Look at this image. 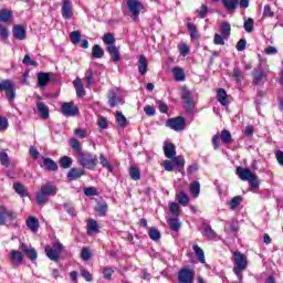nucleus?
Wrapping results in <instances>:
<instances>
[{"label": "nucleus", "instance_id": "obj_8", "mask_svg": "<svg viewBox=\"0 0 283 283\" xmlns=\"http://www.w3.org/2000/svg\"><path fill=\"white\" fill-rule=\"evenodd\" d=\"M233 255H234L233 269L247 271V266H249V260L247 259V255L242 254L240 251H235Z\"/></svg>", "mask_w": 283, "mask_h": 283}, {"label": "nucleus", "instance_id": "obj_13", "mask_svg": "<svg viewBox=\"0 0 283 283\" xmlns=\"http://www.w3.org/2000/svg\"><path fill=\"white\" fill-rule=\"evenodd\" d=\"M20 249L23 251V253H25L27 258H29V260H31L32 262H34V260L39 258L36 250H34V248L30 245H27L25 243H21Z\"/></svg>", "mask_w": 283, "mask_h": 283}, {"label": "nucleus", "instance_id": "obj_25", "mask_svg": "<svg viewBox=\"0 0 283 283\" xmlns=\"http://www.w3.org/2000/svg\"><path fill=\"white\" fill-rule=\"evenodd\" d=\"M25 29L21 25L13 27V36L19 41H23L25 39Z\"/></svg>", "mask_w": 283, "mask_h": 283}, {"label": "nucleus", "instance_id": "obj_49", "mask_svg": "<svg viewBox=\"0 0 283 283\" xmlns=\"http://www.w3.org/2000/svg\"><path fill=\"white\" fill-rule=\"evenodd\" d=\"M11 259L18 264H21L23 262V254L20 251L13 250L11 251Z\"/></svg>", "mask_w": 283, "mask_h": 283}, {"label": "nucleus", "instance_id": "obj_9", "mask_svg": "<svg viewBox=\"0 0 283 283\" xmlns=\"http://www.w3.org/2000/svg\"><path fill=\"white\" fill-rule=\"evenodd\" d=\"M196 276V272L189 268H184L178 273V281L180 283H191L193 282V277Z\"/></svg>", "mask_w": 283, "mask_h": 283}, {"label": "nucleus", "instance_id": "obj_38", "mask_svg": "<svg viewBox=\"0 0 283 283\" xmlns=\"http://www.w3.org/2000/svg\"><path fill=\"white\" fill-rule=\"evenodd\" d=\"M179 205H181L182 207H187V205H189V196H187V193L185 192H180L176 196Z\"/></svg>", "mask_w": 283, "mask_h": 283}, {"label": "nucleus", "instance_id": "obj_27", "mask_svg": "<svg viewBox=\"0 0 283 283\" xmlns=\"http://www.w3.org/2000/svg\"><path fill=\"white\" fill-rule=\"evenodd\" d=\"M220 32H221L223 39L227 41V39H229V36H231V24L229 22L221 23Z\"/></svg>", "mask_w": 283, "mask_h": 283}, {"label": "nucleus", "instance_id": "obj_10", "mask_svg": "<svg viewBox=\"0 0 283 283\" xmlns=\"http://www.w3.org/2000/svg\"><path fill=\"white\" fill-rule=\"evenodd\" d=\"M166 127L174 129V132H182L185 129V118L184 117L169 118L166 122Z\"/></svg>", "mask_w": 283, "mask_h": 283}, {"label": "nucleus", "instance_id": "obj_5", "mask_svg": "<svg viewBox=\"0 0 283 283\" xmlns=\"http://www.w3.org/2000/svg\"><path fill=\"white\" fill-rule=\"evenodd\" d=\"M17 212L9 210L6 206H0V224H17Z\"/></svg>", "mask_w": 283, "mask_h": 283}, {"label": "nucleus", "instance_id": "obj_17", "mask_svg": "<svg viewBox=\"0 0 283 283\" xmlns=\"http://www.w3.org/2000/svg\"><path fill=\"white\" fill-rule=\"evenodd\" d=\"M74 12L72 11V2L70 0H64L62 4V17L63 19L69 20Z\"/></svg>", "mask_w": 283, "mask_h": 283}, {"label": "nucleus", "instance_id": "obj_63", "mask_svg": "<svg viewBox=\"0 0 283 283\" xmlns=\"http://www.w3.org/2000/svg\"><path fill=\"white\" fill-rule=\"evenodd\" d=\"M161 165L166 171H174V161L165 160Z\"/></svg>", "mask_w": 283, "mask_h": 283}, {"label": "nucleus", "instance_id": "obj_7", "mask_svg": "<svg viewBox=\"0 0 283 283\" xmlns=\"http://www.w3.org/2000/svg\"><path fill=\"white\" fill-rule=\"evenodd\" d=\"M61 113L63 116H66V118L74 117L78 114V107L74 105V102H65L61 106Z\"/></svg>", "mask_w": 283, "mask_h": 283}, {"label": "nucleus", "instance_id": "obj_37", "mask_svg": "<svg viewBox=\"0 0 283 283\" xmlns=\"http://www.w3.org/2000/svg\"><path fill=\"white\" fill-rule=\"evenodd\" d=\"M220 138L226 145H231V143H233V139L231 138V133L229 130H222Z\"/></svg>", "mask_w": 283, "mask_h": 283}, {"label": "nucleus", "instance_id": "obj_15", "mask_svg": "<svg viewBox=\"0 0 283 283\" xmlns=\"http://www.w3.org/2000/svg\"><path fill=\"white\" fill-rule=\"evenodd\" d=\"M252 83L254 85H262L264 83V78H266V74L261 69H254L252 72Z\"/></svg>", "mask_w": 283, "mask_h": 283}, {"label": "nucleus", "instance_id": "obj_4", "mask_svg": "<svg viewBox=\"0 0 283 283\" xmlns=\"http://www.w3.org/2000/svg\"><path fill=\"white\" fill-rule=\"evenodd\" d=\"M61 253H63V244L59 241H55L52 247H45L46 258L52 260V262H59L61 260Z\"/></svg>", "mask_w": 283, "mask_h": 283}, {"label": "nucleus", "instance_id": "obj_56", "mask_svg": "<svg viewBox=\"0 0 283 283\" xmlns=\"http://www.w3.org/2000/svg\"><path fill=\"white\" fill-rule=\"evenodd\" d=\"M0 163L3 167H10V157L8 153H0Z\"/></svg>", "mask_w": 283, "mask_h": 283}, {"label": "nucleus", "instance_id": "obj_52", "mask_svg": "<svg viewBox=\"0 0 283 283\" xmlns=\"http://www.w3.org/2000/svg\"><path fill=\"white\" fill-rule=\"evenodd\" d=\"M116 122L118 123L119 127H125V125H127V118L125 117V115H123L122 112H117Z\"/></svg>", "mask_w": 283, "mask_h": 283}, {"label": "nucleus", "instance_id": "obj_64", "mask_svg": "<svg viewBox=\"0 0 283 283\" xmlns=\"http://www.w3.org/2000/svg\"><path fill=\"white\" fill-rule=\"evenodd\" d=\"M275 158L281 167H283V151L276 150L275 151Z\"/></svg>", "mask_w": 283, "mask_h": 283}, {"label": "nucleus", "instance_id": "obj_28", "mask_svg": "<svg viewBox=\"0 0 283 283\" xmlns=\"http://www.w3.org/2000/svg\"><path fill=\"white\" fill-rule=\"evenodd\" d=\"M182 99L185 101V103L187 105L186 106L187 109H189V111L193 109V98L191 97V92L184 91Z\"/></svg>", "mask_w": 283, "mask_h": 283}, {"label": "nucleus", "instance_id": "obj_58", "mask_svg": "<svg viewBox=\"0 0 283 283\" xmlns=\"http://www.w3.org/2000/svg\"><path fill=\"white\" fill-rule=\"evenodd\" d=\"M10 127L8 117L0 116V132H6Z\"/></svg>", "mask_w": 283, "mask_h": 283}, {"label": "nucleus", "instance_id": "obj_42", "mask_svg": "<svg viewBox=\"0 0 283 283\" xmlns=\"http://www.w3.org/2000/svg\"><path fill=\"white\" fill-rule=\"evenodd\" d=\"M169 211L175 216V218H178L180 216V206L177 202H170Z\"/></svg>", "mask_w": 283, "mask_h": 283}, {"label": "nucleus", "instance_id": "obj_39", "mask_svg": "<svg viewBox=\"0 0 283 283\" xmlns=\"http://www.w3.org/2000/svg\"><path fill=\"white\" fill-rule=\"evenodd\" d=\"M72 158L64 156L60 159V166L62 167V169H70L72 167Z\"/></svg>", "mask_w": 283, "mask_h": 283}, {"label": "nucleus", "instance_id": "obj_44", "mask_svg": "<svg viewBox=\"0 0 283 283\" xmlns=\"http://www.w3.org/2000/svg\"><path fill=\"white\" fill-rule=\"evenodd\" d=\"M190 193L195 196V198H198L200 196V182L195 181L190 185Z\"/></svg>", "mask_w": 283, "mask_h": 283}, {"label": "nucleus", "instance_id": "obj_16", "mask_svg": "<svg viewBox=\"0 0 283 283\" xmlns=\"http://www.w3.org/2000/svg\"><path fill=\"white\" fill-rule=\"evenodd\" d=\"M255 174H253L249 168L238 167L237 176H239L240 180L248 182Z\"/></svg>", "mask_w": 283, "mask_h": 283}, {"label": "nucleus", "instance_id": "obj_23", "mask_svg": "<svg viewBox=\"0 0 283 283\" xmlns=\"http://www.w3.org/2000/svg\"><path fill=\"white\" fill-rule=\"evenodd\" d=\"M217 99L223 106L229 104V95H227V91H224V88H219L217 91Z\"/></svg>", "mask_w": 283, "mask_h": 283}, {"label": "nucleus", "instance_id": "obj_43", "mask_svg": "<svg viewBox=\"0 0 283 283\" xmlns=\"http://www.w3.org/2000/svg\"><path fill=\"white\" fill-rule=\"evenodd\" d=\"M241 203H242V198L240 196H235L234 198L231 199L229 207L231 211H235V208L240 207Z\"/></svg>", "mask_w": 283, "mask_h": 283}, {"label": "nucleus", "instance_id": "obj_57", "mask_svg": "<svg viewBox=\"0 0 283 283\" xmlns=\"http://www.w3.org/2000/svg\"><path fill=\"white\" fill-rule=\"evenodd\" d=\"M248 182L252 189H260V180L258 179V176L252 175Z\"/></svg>", "mask_w": 283, "mask_h": 283}, {"label": "nucleus", "instance_id": "obj_47", "mask_svg": "<svg viewBox=\"0 0 283 283\" xmlns=\"http://www.w3.org/2000/svg\"><path fill=\"white\" fill-rule=\"evenodd\" d=\"M148 235H149L150 240H154V242H158V240H160V231L156 228H151L148 231Z\"/></svg>", "mask_w": 283, "mask_h": 283}, {"label": "nucleus", "instance_id": "obj_60", "mask_svg": "<svg viewBox=\"0 0 283 283\" xmlns=\"http://www.w3.org/2000/svg\"><path fill=\"white\" fill-rule=\"evenodd\" d=\"M103 275L105 280H112V275H114V269L105 266L103 270Z\"/></svg>", "mask_w": 283, "mask_h": 283}, {"label": "nucleus", "instance_id": "obj_48", "mask_svg": "<svg viewBox=\"0 0 283 283\" xmlns=\"http://www.w3.org/2000/svg\"><path fill=\"white\" fill-rule=\"evenodd\" d=\"M254 23H255V21L252 18H248L243 23V28H244L245 32H248V33L253 32Z\"/></svg>", "mask_w": 283, "mask_h": 283}, {"label": "nucleus", "instance_id": "obj_50", "mask_svg": "<svg viewBox=\"0 0 283 283\" xmlns=\"http://www.w3.org/2000/svg\"><path fill=\"white\" fill-rule=\"evenodd\" d=\"M88 233H98V222L96 220H90L87 223Z\"/></svg>", "mask_w": 283, "mask_h": 283}, {"label": "nucleus", "instance_id": "obj_33", "mask_svg": "<svg viewBox=\"0 0 283 283\" xmlns=\"http://www.w3.org/2000/svg\"><path fill=\"white\" fill-rule=\"evenodd\" d=\"M172 74L175 76V81H178V82L185 81V71L181 67L172 69Z\"/></svg>", "mask_w": 283, "mask_h": 283}, {"label": "nucleus", "instance_id": "obj_62", "mask_svg": "<svg viewBox=\"0 0 283 283\" xmlns=\"http://www.w3.org/2000/svg\"><path fill=\"white\" fill-rule=\"evenodd\" d=\"M81 275L82 277H84V280H86V282H92V280H94V277L92 276V273H90V271L85 269H81Z\"/></svg>", "mask_w": 283, "mask_h": 283}, {"label": "nucleus", "instance_id": "obj_34", "mask_svg": "<svg viewBox=\"0 0 283 283\" xmlns=\"http://www.w3.org/2000/svg\"><path fill=\"white\" fill-rule=\"evenodd\" d=\"M92 54L94 59H103L105 55V51H103V48L101 45L96 44L92 49Z\"/></svg>", "mask_w": 283, "mask_h": 283}, {"label": "nucleus", "instance_id": "obj_35", "mask_svg": "<svg viewBox=\"0 0 283 283\" xmlns=\"http://www.w3.org/2000/svg\"><path fill=\"white\" fill-rule=\"evenodd\" d=\"M10 19H12V11L8 9H2L0 11V21H2L3 23H8Z\"/></svg>", "mask_w": 283, "mask_h": 283}, {"label": "nucleus", "instance_id": "obj_3", "mask_svg": "<svg viewBox=\"0 0 283 283\" xmlns=\"http://www.w3.org/2000/svg\"><path fill=\"white\" fill-rule=\"evenodd\" d=\"M0 92H6L7 101L14 103V98H17V86L11 80L0 82Z\"/></svg>", "mask_w": 283, "mask_h": 283}, {"label": "nucleus", "instance_id": "obj_1", "mask_svg": "<svg viewBox=\"0 0 283 283\" xmlns=\"http://www.w3.org/2000/svg\"><path fill=\"white\" fill-rule=\"evenodd\" d=\"M57 191H59V188H56L54 184L46 182L41 187L40 191H38L35 195V200L38 205H45V202L50 200L51 196H56Z\"/></svg>", "mask_w": 283, "mask_h": 283}, {"label": "nucleus", "instance_id": "obj_21", "mask_svg": "<svg viewBox=\"0 0 283 283\" xmlns=\"http://www.w3.org/2000/svg\"><path fill=\"white\" fill-rule=\"evenodd\" d=\"M73 85L76 91V96H80V98H83L85 96V87L83 86V82L80 77H76L73 82Z\"/></svg>", "mask_w": 283, "mask_h": 283}, {"label": "nucleus", "instance_id": "obj_36", "mask_svg": "<svg viewBox=\"0 0 283 283\" xmlns=\"http://www.w3.org/2000/svg\"><path fill=\"white\" fill-rule=\"evenodd\" d=\"M203 235L208 238V240H216L218 238V234L213 229H211V226H206L205 227V233Z\"/></svg>", "mask_w": 283, "mask_h": 283}, {"label": "nucleus", "instance_id": "obj_30", "mask_svg": "<svg viewBox=\"0 0 283 283\" xmlns=\"http://www.w3.org/2000/svg\"><path fill=\"white\" fill-rule=\"evenodd\" d=\"M95 211L101 218H104V216H107V203L105 201L98 202Z\"/></svg>", "mask_w": 283, "mask_h": 283}, {"label": "nucleus", "instance_id": "obj_45", "mask_svg": "<svg viewBox=\"0 0 283 283\" xmlns=\"http://www.w3.org/2000/svg\"><path fill=\"white\" fill-rule=\"evenodd\" d=\"M224 7L229 11L235 10L238 8V0H222Z\"/></svg>", "mask_w": 283, "mask_h": 283}, {"label": "nucleus", "instance_id": "obj_24", "mask_svg": "<svg viewBox=\"0 0 283 283\" xmlns=\"http://www.w3.org/2000/svg\"><path fill=\"white\" fill-rule=\"evenodd\" d=\"M84 171H83V169H81V168H72L70 171H69V174H67V178H69V180H76V179H78V178H81L82 176H84Z\"/></svg>", "mask_w": 283, "mask_h": 283}, {"label": "nucleus", "instance_id": "obj_12", "mask_svg": "<svg viewBox=\"0 0 283 283\" xmlns=\"http://www.w3.org/2000/svg\"><path fill=\"white\" fill-rule=\"evenodd\" d=\"M117 92H118V88L109 91L108 93L109 107H117V105H120V103H123V98L118 96Z\"/></svg>", "mask_w": 283, "mask_h": 283}, {"label": "nucleus", "instance_id": "obj_55", "mask_svg": "<svg viewBox=\"0 0 283 283\" xmlns=\"http://www.w3.org/2000/svg\"><path fill=\"white\" fill-rule=\"evenodd\" d=\"M81 31H73L70 34L71 42L76 45V43H81Z\"/></svg>", "mask_w": 283, "mask_h": 283}, {"label": "nucleus", "instance_id": "obj_2", "mask_svg": "<svg viewBox=\"0 0 283 283\" xmlns=\"http://www.w3.org/2000/svg\"><path fill=\"white\" fill-rule=\"evenodd\" d=\"M103 42L107 45L106 50L108 54L112 56V61L115 63L120 61V51L116 46V38H114V33H105L103 36Z\"/></svg>", "mask_w": 283, "mask_h": 283}, {"label": "nucleus", "instance_id": "obj_54", "mask_svg": "<svg viewBox=\"0 0 283 283\" xmlns=\"http://www.w3.org/2000/svg\"><path fill=\"white\" fill-rule=\"evenodd\" d=\"M178 50L181 56H187V54H189V45H187L185 42L179 43Z\"/></svg>", "mask_w": 283, "mask_h": 283}, {"label": "nucleus", "instance_id": "obj_41", "mask_svg": "<svg viewBox=\"0 0 283 283\" xmlns=\"http://www.w3.org/2000/svg\"><path fill=\"white\" fill-rule=\"evenodd\" d=\"M13 189H14L15 193L21 196V198H25V196H28V191H25V188L21 184H14Z\"/></svg>", "mask_w": 283, "mask_h": 283}, {"label": "nucleus", "instance_id": "obj_22", "mask_svg": "<svg viewBox=\"0 0 283 283\" xmlns=\"http://www.w3.org/2000/svg\"><path fill=\"white\" fill-rule=\"evenodd\" d=\"M27 227L32 231V233H36V231H39V219L35 217H29L27 219Z\"/></svg>", "mask_w": 283, "mask_h": 283}, {"label": "nucleus", "instance_id": "obj_31", "mask_svg": "<svg viewBox=\"0 0 283 283\" xmlns=\"http://www.w3.org/2000/svg\"><path fill=\"white\" fill-rule=\"evenodd\" d=\"M43 165L48 171H56L59 169V166L50 157L44 158Z\"/></svg>", "mask_w": 283, "mask_h": 283}, {"label": "nucleus", "instance_id": "obj_29", "mask_svg": "<svg viewBox=\"0 0 283 283\" xmlns=\"http://www.w3.org/2000/svg\"><path fill=\"white\" fill-rule=\"evenodd\" d=\"M50 83V75L48 73L38 74V85L39 87H45Z\"/></svg>", "mask_w": 283, "mask_h": 283}, {"label": "nucleus", "instance_id": "obj_46", "mask_svg": "<svg viewBox=\"0 0 283 283\" xmlns=\"http://www.w3.org/2000/svg\"><path fill=\"white\" fill-rule=\"evenodd\" d=\"M172 165L176 169H182V167H185V159L180 156H175L172 157Z\"/></svg>", "mask_w": 283, "mask_h": 283}, {"label": "nucleus", "instance_id": "obj_51", "mask_svg": "<svg viewBox=\"0 0 283 283\" xmlns=\"http://www.w3.org/2000/svg\"><path fill=\"white\" fill-rule=\"evenodd\" d=\"M81 258L84 262H88V260L92 258V251H90V248H82Z\"/></svg>", "mask_w": 283, "mask_h": 283}, {"label": "nucleus", "instance_id": "obj_20", "mask_svg": "<svg viewBox=\"0 0 283 283\" xmlns=\"http://www.w3.org/2000/svg\"><path fill=\"white\" fill-rule=\"evenodd\" d=\"M164 153L166 158L176 157V146L174 144H169L167 142L164 143Z\"/></svg>", "mask_w": 283, "mask_h": 283}, {"label": "nucleus", "instance_id": "obj_14", "mask_svg": "<svg viewBox=\"0 0 283 283\" xmlns=\"http://www.w3.org/2000/svg\"><path fill=\"white\" fill-rule=\"evenodd\" d=\"M84 81H86L87 87H92V85H96L98 83V75L92 71V69H88L85 72Z\"/></svg>", "mask_w": 283, "mask_h": 283}, {"label": "nucleus", "instance_id": "obj_53", "mask_svg": "<svg viewBox=\"0 0 283 283\" xmlns=\"http://www.w3.org/2000/svg\"><path fill=\"white\" fill-rule=\"evenodd\" d=\"M129 176L132 180H140V170L136 168L135 166L130 167Z\"/></svg>", "mask_w": 283, "mask_h": 283}, {"label": "nucleus", "instance_id": "obj_18", "mask_svg": "<svg viewBox=\"0 0 283 283\" xmlns=\"http://www.w3.org/2000/svg\"><path fill=\"white\" fill-rule=\"evenodd\" d=\"M36 109H38L40 117H42L44 120L50 118V108L48 107V105H45V103L38 102Z\"/></svg>", "mask_w": 283, "mask_h": 283}, {"label": "nucleus", "instance_id": "obj_6", "mask_svg": "<svg viewBox=\"0 0 283 283\" xmlns=\"http://www.w3.org/2000/svg\"><path fill=\"white\" fill-rule=\"evenodd\" d=\"M80 165H82V167H86V169L94 170L98 165V157L90 153L81 154Z\"/></svg>", "mask_w": 283, "mask_h": 283}, {"label": "nucleus", "instance_id": "obj_40", "mask_svg": "<svg viewBox=\"0 0 283 283\" xmlns=\"http://www.w3.org/2000/svg\"><path fill=\"white\" fill-rule=\"evenodd\" d=\"M168 224L171 231H180V221L178 220V218H170L168 220Z\"/></svg>", "mask_w": 283, "mask_h": 283}, {"label": "nucleus", "instance_id": "obj_26", "mask_svg": "<svg viewBox=\"0 0 283 283\" xmlns=\"http://www.w3.org/2000/svg\"><path fill=\"white\" fill-rule=\"evenodd\" d=\"M192 251H195L198 262H200V264H206L205 250H202L198 244H195L192 245Z\"/></svg>", "mask_w": 283, "mask_h": 283}, {"label": "nucleus", "instance_id": "obj_59", "mask_svg": "<svg viewBox=\"0 0 283 283\" xmlns=\"http://www.w3.org/2000/svg\"><path fill=\"white\" fill-rule=\"evenodd\" d=\"M74 135L76 136V138H87V129L76 128L74 130Z\"/></svg>", "mask_w": 283, "mask_h": 283}, {"label": "nucleus", "instance_id": "obj_19", "mask_svg": "<svg viewBox=\"0 0 283 283\" xmlns=\"http://www.w3.org/2000/svg\"><path fill=\"white\" fill-rule=\"evenodd\" d=\"M138 72L142 75H145L146 72L149 70V63L147 62V57L145 55H140L138 60Z\"/></svg>", "mask_w": 283, "mask_h": 283}, {"label": "nucleus", "instance_id": "obj_32", "mask_svg": "<svg viewBox=\"0 0 283 283\" xmlns=\"http://www.w3.org/2000/svg\"><path fill=\"white\" fill-rule=\"evenodd\" d=\"M99 165H102V167L107 169V171H111V172L114 171V166L109 164V159H107L104 154L99 155Z\"/></svg>", "mask_w": 283, "mask_h": 283}, {"label": "nucleus", "instance_id": "obj_61", "mask_svg": "<svg viewBox=\"0 0 283 283\" xmlns=\"http://www.w3.org/2000/svg\"><path fill=\"white\" fill-rule=\"evenodd\" d=\"M213 43H214V45H224V35L216 33L214 39H213Z\"/></svg>", "mask_w": 283, "mask_h": 283}, {"label": "nucleus", "instance_id": "obj_11", "mask_svg": "<svg viewBox=\"0 0 283 283\" xmlns=\"http://www.w3.org/2000/svg\"><path fill=\"white\" fill-rule=\"evenodd\" d=\"M126 6L134 19H138L140 15V10H143V3L138 0H127Z\"/></svg>", "mask_w": 283, "mask_h": 283}]
</instances>
